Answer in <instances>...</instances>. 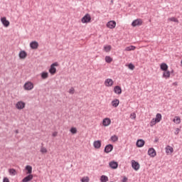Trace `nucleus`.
I'll list each match as a JSON object with an SVG mask.
<instances>
[{
	"label": "nucleus",
	"instance_id": "f257e3e1",
	"mask_svg": "<svg viewBox=\"0 0 182 182\" xmlns=\"http://www.w3.org/2000/svg\"><path fill=\"white\" fill-rule=\"evenodd\" d=\"M90 21H92V17H90V14H85L81 19L82 23H89Z\"/></svg>",
	"mask_w": 182,
	"mask_h": 182
},
{
	"label": "nucleus",
	"instance_id": "f03ea898",
	"mask_svg": "<svg viewBox=\"0 0 182 182\" xmlns=\"http://www.w3.org/2000/svg\"><path fill=\"white\" fill-rule=\"evenodd\" d=\"M55 66H59V63H58V62H55L51 64L50 68L49 69V73L51 75H55V73H56V68H55Z\"/></svg>",
	"mask_w": 182,
	"mask_h": 182
},
{
	"label": "nucleus",
	"instance_id": "7ed1b4c3",
	"mask_svg": "<svg viewBox=\"0 0 182 182\" xmlns=\"http://www.w3.org/2000/svg\"><path fill=\"white\" fill-rule=\"evenodd\" d=\"M132 25L134 27V26H141V25H143V21L141 20V18H137L132 23Z\"/></svg>",
	"mask_w": 182,
	"mask_h": 182
},
{
	"label": "nucleus",
	"instance_id": "20e7f679",
	"mask_svg": "<svg viewBox=\"0 0 182 182\" xmlns=\"http://www.w3.org/2000/svg\"><path fill=\"white\" fill-rule=\"evenodd\" d=\"M132 168H134V170H135V171H137V170H139L140 168V164H139V162L132 160Z\"/></svg>",
	"mask_w": 182,
	"mask_h": 182
},
{
	"label": "nucleus",
	"instance_id": "39448f33",
	"mask_svg": "<svg viewBox=\"0 0 182 182\" xmlns=\"http://www.w3.org/2000/svg\"><path fill=\"white\" fill-rule=\"evenodd\" d=\"M25 90H32L33 89V83L31 82H26L24 84Z\"/></svg>",
	"mask_w": 182,
	"mask_h": 182
},
{
	"label": "nucleus",
	"instance_id": "423d86ee",
	"mask_svg": "<svg viewBox=\"0 0 182 182\" xmlns=\"http://www.w3.org/2000/svg\"><path fill=\"white\" fill-rule=\"evenodd\" d=\"M114 83V82L113 81V80H112V78H108L106 79L105 81V85L107 87H111V86Z\"/></svg>",
	"mask_w": 182,
	"mask_h": 182
},
{
	"label": "nucleus",
	"instance_id": "0eeeda50",
	"mask_svg": "<svg viewBox=\"0 0 182 182\" xmlns=\"http://www.w3.org/2000/svg\"><path fill=\"white\" fill-rule=\"evenodd\" d=\"M25 102H22V101H19L16 103V109H18V110H21V109H24L25 107Z\"/></svg>",
	"mask_w": 182,
	"mask_h": 182
},
{
	"label": "nucleus",
	"instance_id": "6e6552de",
	"mask_svg": "<svg viewBox=\"0 0 182 182\" xmlns=\"http://www.w3.org/2000/svg\"><path fill=\"white\" fill-rule=\"evenodd\" d=\"M112 123V120L110 118H105L102 120V124L105 127H107V126H110V124Z\"/></svg>",
	"mask_w": 182,
	"mask_h": 182
},
{
	"label": "nucleus",
	"instance_id": "1a4fd4ad",
	"mask_svg": "<svg viewBox=\"0 0 182 182\" xmlns=\"http://www.w3.org/2000/svg\"><path fill=\"white\" fill-rule=\"evenodd\" d=\"M1 22L6 28H8V26H9L10 23L9 21L6 20V17L1 18Z\"/></svg>",
	"mask_w": 182,
	"mask_h": 182
},
{
	"label": "nucleus",
	"instance_id": "9d476101",
	"mask_svg": "<svg viewBox=\"0 0 182 182\" xmlns=\"http://www.w3.org/2000/svg\"><path fill=\"white\" fill-rule=\"evenodd\" d=\"M113 150V145L112 144H109L108 145H106L104 149L105 153H110Z\"/></svg>",
	"mask_w": 182,
	"mask_h": 182
},
{
	"label": "nucleus",
	"instance_id": "9b49d317",
	"mask_svg": "<svg viewBox=\"0 0 182 182\" xmlns=\"http://www.w3.org/2000/svg\"><path fill=\"white\" fill-rule=\"evenodd\" d=\"M107 26L109 28V29H114L116 28V21H110L107 23Z\"/></svg>",
	"mask_w": 182,
	"mask_h": 182
},
{
	"label": "nucleus",
	"instance_id": "f8f14e48",
	"mask_svg": "<svg viewBox=\"0 0 182 182\" xmlns=\"http://www.w3.org/2000/svg\"><path fill=\"white\" fill-rule=\"evenodd\" d=\"M148 154L150 157H156V149H154V148H149L148 150Z\"/></svg>",
	"mask_w": 182,
	"mask_h": 182
},
{
	"label": "nucleus",
	"instance_id": "ddd939ff",
	"mask_svg": "<svg viewBox=\"0 0 182 182\" xmlns=\"http://www.w3.org/2000/svg\"><path fill=\"white\" fill-rule=\"evenodd\" d=\"M38 47H39V43L37 41H32L30 43V48L31 49H38Z\"/></svg>",
	"mask_w": 182,
	"mask_h": 182
},
{
	"label": "nucleus",
	"instance_id": "4468645a",
	"mask_svg": "<svg viewBox=\"0 0 182 182\" xmlns=\"http://www.w3.org/2000/svg\"><path fill=\"white\" fill-rule=\"evenodd\" d=\"M114 92L116 95H122V87L119 85H117L114 87Z\"/></svg>",
	"mask_w": 182,
	"mask_h": 182
},
{
	"label": "nucleus",
	"instance_id": "2eb2a0df",
	"mask_svg": "<svg viewBox=\"0 0 182 182\" xmlns=\"http://www.w3.org/2000/svg\"><path fill=\"white\" fill-rule=\"evenodd\" d=\"M93 146L95 149H100V147H102V141H100V140L95 141Z\"/></svg>",
	"mask_w": 182,
	"mask_h": 182
},
{
	"label": "nucleus",
	"instance_id": "dca6fc26",
	"mask_svg": "<svg viewBox=\"0 0 182 182\" xmlns=\"http://www.w3.org/2000/svg\"><path fill=\"white\" fill-rule=\"evenodd\" d=\"M33 178V175L29 174L22 179V182H28L31 181Z\"/></svg>",
	"mask_w": 182,
	"mask_h": 182
},
{
	"label": "nucleus",
	"instance_id": "f3484780",
	"mask_svg": "<svg viewBox=\"0 0 182 182\" xmlns=\"http://www.w3.org/2000/svg\"><path fill=\"white\" fill-rule=\"evenodd\" d=\"M18 56L20 59H25V58L28 56V53H26L25 50H21L20 51Z\"/></svg>",
	"mask_w": 182,
	"mask_h": 182
},
{
	"label": "nucleus",
	"instance_id": "a211bd4d",
	"mask_svg": "<svg viewBox=\"0 0 182 182\" xmlns=\"http://www.w3.org/2000/svg\"><path fill=\"white\" fill-rule=\"evenodd\" d=\"M109 167L115 170V168H117V167H119V164H117V162L116 161H111L109 163Z\"/></svg>",
	"mask_w": 182,
	"mask_h": 182
},
{
	"label": "nucleus",
	"instance_id": "6ab92c4d",
	"mask_svg": "<svg viewBox=\"0 0 182 182\" xmlns=\"http://www.w3.org/2000/svg\"><path fill=\"white\" fill-rule=\"evenodd\" d=\"M144 143H145L144 140H143V139H138L136 141V146L137 147H143L144 146Z\"/></svg>",
	"mask_w": 182,
	"mask_h": 182
},
{
	"label": "nucleus",
	"instance_id": "aec40b11",
	"mask_svg": "<svg viewBox=\"0 0 182 182\" xmlns=\"http://www.w3.org/2000/svg\"><path fill=\"white\" fill-rule=\"evenodd\" d=\"M160 68L164 72L166 70H168V65H167L166 63H163L160 65Z\"/></svg>",
	"mask_w": 182,
	"mask_h": 182
},
{
	"label": "nucleus",
	"instance_id": "412c9836",
	"mask_svg": "<svg viewBox=\"0 0 182 182\" xmlns=\"http://www.w3.org/2000/svg\"><path fill=\"white\" fill-rule=\"evenodd\" d=\"M120 103V101L117 99L114 100L112 101L111 105L113 107H117L119 106V104Z\"/></svg>",
	"mask_w": 182,
	"mask_h": 182
},
{
	"label": "nucleus",
	"instance_id": "4be33fe9",
	"mask_svg": "<svg viewBox=\"0 0 182 182\" xmlns=\"http://www.w3.org/2000/svg\"><path fill=\"white\" fill-rule=\"evenodd\" d=\"M170 75H171L170 71L166 70V71H164V73H163V77H164V79H168V78H170Z\"/></svg>",
	"mask_w": 182,
	"mask_h": 182
},
{
	"label": "nucleus",
	"instance_id": "5701e85b",
	"mask_svg": "<svg viewBox=\"0 0 182 182\" xmlns=\"http://www.w3.org/2000/svg\"><path fill=\"white\" fill-rule=\"evenodd\" d=\"M165 149H166V153H167V154H168V153H173V151H174V149H173V147L168 145L165 148Z\"/></svg>",
	"mask_w": 182,
	"mask_h": 182
},
{
	"label": "nucleus",
	"instance_id": "b1692460",
	"mask_svg": "<svg viewBox=\"0 0 182 182\" xmlns=\"http://www.w3.org/2000/svg\"><path fill=\"white\" fill-rule=\"evenodd\" d=\"M100 180L101 182H107V181H109V177H107V176H106V175H102V176H101Z\"/></svg>",
	"mask_w": 182,
	"mask_h": 182
},
{
	"label": "nucleus",
	"instance_id": "393cba45",
	"mask_svg": "<svg viewBox=\"0 0 182 182\" xmlns=\"http://www.w3.org/2000/svg\"><path fill=\"white\" fill-rule=\"evenodd\" d=\"M173 123H176V124H180L181 123V118H180V117H175L173 119Z\"/></svg>",
	"mask_w": 182,
	"mask_h": 182
},
{
	"label": "nucleus",
	"instance_id": "a878e982",
	"mask_svg": "<svg viewBox=\"0 0 182 182\" xmlns=\"http://www.w3.org/2000/svg\"><path fill=\"white\" fill-rule=\"evenodd\" d=\"M155 120L157 122V123H160V122H161V114H156Z\"/></svg>",
	"mask_w": 182,
	"mask_h": 182
},
{
	"label": "nucleus",
	"instance_id": "bb28decb",
	"mask_svg": "<svg viewBox=\"0 0 182 182\" xmlns=\"http://www.w3.org/2000/svg\"><path fill=\"white\" fill-rule=\"evenodd\" d=\"M136 49V46H129L126 47L125 50L127 52H130V50H134Z\"/></svg>",
	"mask_w": 182,
	"mask_h": 182
},
{
	"label": "nucleus",
	"instance_id": "cd10ccee",
	"mask_svg": "<svg viewBox=\"0 0 182 182\" xmlns=\"http://www.w3.org/2000/svg\"><path fill=\"white\" fill-rule=\"evenodd\" d=\"M26 170L27 171V174H32V166L29 165L26 166Z\"/></svg>",
	"mask_w": 182,
	"mask_h": 182
},
{
	"label": "nucleus",
	"instance_id": "c85d7f7f",
	"mask_svg": "<svg viewBox=\"0 0 182 182\" xmlns=\"http://www.w3.org/2000/svg\"><path fill=\"white\" fill-rule=\"evenodd\" d=\"M48 76H49V73H46V72H43V73H41V77H42L43 79H48Z\"/></svg>",
	"mask_w": 182,
	"mask_h": 182
},
{
	"label": "nucleus",
	"instance_id": "c756f323",
	"mask_svg": "<svg viewBox=\"0 0 182 182\" xmlns=\"http://www.w3.org/2000/svg\"><path fill=\"white\" fill-rule=\"evenodd\" d=\"M104 50L105 52H110V50H112V46H105Z\"/></svg>",
	"mask_w": 182,
	"mask_h": 182
},
{
	"label": "nucleus",
	"instance_id": "7c9ffc66",
	"mask_svg": "<svg viewBox=\"0 0 182 182\" xmlns=\"http://www.w3.org/2000/svg\"><path fill=\"white\" fill-rule=\"evenodd\" d=\"M112 61L113 58H112L110 56L105 57V62H107V63H112Z\"/></svg>",
	"mask_w": 182,
	"mask_h": 182
},
{
	"label": "nucleus",
	"instance_id": "2f4dec72",
	"mask_svg": "<svg viewBox=\"0 0 182 182\" xmlns=\"http://www.w3.org/2000/svg\"><path fill=\"white\" fill-rule=\"evenodd\" d=\"M9 174L10 176H15L16 174V170L14 169V168H10L9 170Z\"/></svg>",
	"mask_w": 182,
	"mask_h": 182
},
{
	"label": "nucleus",
	"instance_id": "473e14b6",
	"mask_svg": "<svg viewBox=\"0 0 182 182\" xmlns=\"http://www.w3.org/2000/svg\"><path fill=\"white\" fill-rule=\"evenodd\" d=\"M111 140L112 141H113L114 143L117 141V140H119V137L116 135H113L111 136Z\"/></svg>",
	"mask_w": 182,
	"mask_h": 182
},
{
	"label": "nucleus",
	"instance_id": "72a5a7b5",
	"mask_svg": "<svg viewBox=\"0 0 182 182\" xmlns=\"http://www.w3.org/2000/svg\"><path fill=\"white\" fill-rule=\"evenodd\" d=\"M70 132L73 134H76L77 133V129H76V127H72L70 130Z\"/></svg>",
	"mask_w": 182,
	"mask_h": 182
},
{
	"label": "nucleus",
	"instance_id": "f704fd0d",
	"mask_svg": "<svg viewBox=\"0 0 182 182\" xmlns=\"http://www.w3.org/2000/svg\"><path fill=\"white\" fill-rule=\"evenodd\" d=\"M41 153H42L43 154H45V153H48V149H46V148L42 146L41 150H40Z\"/></svg>",
	"mask_w": 182,
	"mask_h": 182
},
{
	"label": "nucleus",
	"instance_id": "c9c22d12",
	"mask_svg": "<svg viewBox=\"0 0 182 182\" xmlns=\"http://www.w3.org/2000/svg\"><path fill=\"white\" fill-rule=\"evenodd\" d=\"M168 21H171V22L178 23V19L176 18V17L169 18Z\"/></svg>",
	"mask_w": 182,
	"mask_h": 182
},
{
	"label": "nucleus",
	"instance_id": "e433bc0d",
	"mask_svg": "<svg viewBox=\"0 0 182 182\" xmlns=\"http://www.w3.org/2000/svg\"><path fill=\"white\" fill-rule=\"evenodd\" d=\"M128 68L131 70H134V65H133L132 63H129V65H128Z\"/></svg>",
	"mask_w": 182,
	"mask_h": 182
},
{
	"label": "nucleus",
	"instance_id": "4c0bfd02",
	"mask_svg": "<svg viewBox=\"0 0 182 182\" xmlns=\"http://www.w3.org/2000/svg\"><path fill=\"white\" fill-rule=\"evenodd\" d=\"M69 93H70V95H74V94H75V88H73V87H72L69 90Z\"/></svg>",
	"mask_w": 182,
	"mask_h": 182
},
{
	"label": "nucleus",
	"instance_id": "58836bf2",
	"mask_svg": "<svg viewBox=\"0 0 182 182\" xmlns=\"http://www.w3.org/2000/svg\"><path fill=\"white\" fill-rule=\"evenodd\" d=\"M156 123H157L156 120L154 118L152 119L151 121V126H154V124H156Z\"/></svg>",
	"mask_w": 182,
	"mask_h": 182
},
{
	"label": "nucleus",
	"instance_id": "ea45409f",
	"mask_svg": "<svg viewBox=\"0 0 182 182\" xmlns=\"http://www.w3.org/2000/svg\"><path fill=\"white\" fill-rule=\"evenodd\" d=\"M81 181H82V182H89V178H88V177H87V178H82L81 179Z\"/></svg>",
	"mask_w": 182,
	"mask_h": 182
},
{
	"label": "nucleus",
	"instance_id": "a19ab883",
	"mask_svg": "<svg viewBox=\"0 0 182 182\" xmlns=\"http://www.w3.org/2000/svg\"><path fill=\"white\" fill-rule=\"evenodd\" d=\"M130 117L131 119H136V113H132Z\"/></svg>",
	"mask_w": 182,
	"mask_h": 182
},
{
	"label": "nucleus",
	"instance_id": "79ce46f5",
	"mask_svg": "<svg viewBox=\"0 0 182 182\" xmlns=\"http://www.w3.org/2000/svg\"><path fill=\"white\" fill-rule=\"evenodd\" d=\"M178 133H180V129L178 128H176L175 131V134L177 135L178 134Z\"/></svg>",
	"mask_w": 182,
	"mask_h": 182
},
{
	"label": "nucleus",
	"instance_id": "37998d69",
	"mask_svg": "<svg viewBox=\"0 0 182 182\" xmlns=\"http://www.w3.org/2000/svg\"><path fill=\"white\" fill-rule=\"evenodd\" d=\"M3 182H9V178H8L7 177L4 178Z\"/></svg>",
	"mask_w": 182,
	"mask_h": 182
},
{
	"label": "nucleus",
	"instance_id": "c03bdc74",
	"mask_svg": "<svg viewBox=\"0 0 182 182\" xmlns=\"http://www.w3.org/2000/svg\"><path fill=\"white\" fill-rule=\"evenodd\" d=\"M122 182H127V177L124 176L122 180Z\"/></svg>",
	"mask_w": 182,
	"mask_h": 182
},
{
	"label": "nucleus",
	"instance_id": "a18cd8bd",
	"mask_svg": "<svg viewBox=\"0 0 182 182\" xmlns=\"http://www.w3.org/2000/svg\"><path fill=\"white\" fill-rule=\"evenodd\" d=\"M57 135H58V133H56V132L53 133V137H56Z\"/></svg>",
	"mask_w": 182,
	"mask_h": 182
},
{
	"label": "nucleus",
	"instance_id": "49530a36",
	"mask_svg": "<svg viewBox=\"0 0 182 182\" xmlns=\"http://www.w3.org/2000/svg\"><path fill=\"white\" fill-rule=\"evenodd\" d=\"M15 133H16V134H18V133H19V131H18V129H16V130L15 131Z\"/></svg>",
	"mask_w": 182,
	"mask_h": 182
},
{
	"label": "nucleus",
	"instance_id": "de8ad7c7",
	"mask_svg": "<svg viewBox=\"0 0 182 182\" xmlns=\"http://www.w3.org/2000/svg\"><path fill=\"white\" fill-rule=\"evenodd\" d=\"M174 85H177V82H174Z\"/></svg>",
	"mask_w": 182,
	"mask_h": 182
},
{
	"label": "nucleus",
	"instance_id": "09e8293b",
	"mask_svg": "<svg viewBox=\"0 0 182 182\" xmlns=\"http://www.w3.org/2000/svg\"><path fill=\"white\" fill-rule=\"evenodd\" d=\"M171 73H173V70L171 72Z\"/></svg>",
	"mask_w": 182,
	"mask_h": 182
}]
</instances>
